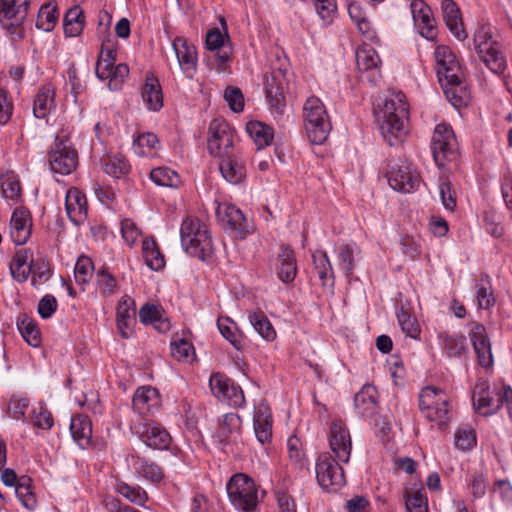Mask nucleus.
<instances>
[{
    "mask_svg": "<svg viewBox=\"0 0 512 512\" xmlns=\"http://www.w3.org/2000/svg\"><path fill=\"white\" fill-rule=\"evenodd\" d=\"M130 461L135 472L144 479L159 483L164 478L163 470L155 462L134 455L131 456Z\"/></svg>",
    "mask_w": 512,
    "mask_h": 512,
    "instance_id": "nucleus-35",
    "label": "nucleus"
},
{
    "mask_svg": "<svg viewBox=\"0 0 512 512\" xmlns=\"http://www.w3.org/2000/svg\"><path fill=\"white\" fill-rule=\"evenodd\" d=\"M217 327L221 335L229 341L237 350L242 349V342L236 323L228 317H220L217 320Z\"/></svg>",
    "mask_w": 512,
    "mask_h": 512,
    "instance_id": "nucleus-51",
    "label": "nucleus"
},
{
    "mask_svg": "<svg viewBox=\"0 0 512 512\" xmlns=\"http://www.w3.org/2000/svg\"><path fill=\"white\" fill-rule=\"evenodd\" d=\"M315 9L324 24H330L337 11L336 0H313Z\"/></svg>",
    "mask_w": 512,
    "mask_h": 512,
    "instance_id": "nucleus-64",
    "label": "nucleus"
},
{
    "mask_svg": "<svg viewBox=\"0 0 512 512\" xmlns=\"http://www.w3.org/2000/svg\"><path fill=\"white\" fill-rule=\"evenodd\" d=\"M142 254L146 265L154 271L165 266L164 256L160 252L157 243L152 238H146L142 242Z\"/></svg>",
    "mask_w": 512,
    "mask_h": 512,
    "instance_id": "nucleus-44",
    "label": "nucleus"
},
{
    "mask_svg": "<svg viewBox=\"0 0 512 512\" xmlns=\"http://www.w3.org/2000/svg\"><path fill=\"white\" fill-rule=\"evenodd\" d=\"M116 321L122 338H129L135 323V302L130 296L125 295L119 301L116 308Z\"/></svg>",
    "mask_w": 512,
    "mask_h": 512,
    "instance_id": "nucleus-28",
    "label": "nucleus"
},
{
    "mask_svg": "<svg viewBox=\"0 0 512 512\" xmlns=\"http://www.w3.org/2000/svg\"><path fill=\"white\" fill-rule=\"evenodd\" d=\"M141 95L147 109L156 112L163 107V94L159 80L151 72L145 75Z\"/></svg>",
    "mask_w": 512,
    "mask_h": 512,
    "instance_id": "nucleus-29",
    "label": "nucleus"
},
{
    "mask_svg": "<svg viewBox=\"0 0 512 512\" xmlns=\"http://www.w3.org/2000/svg\"><path fill=\"white\" fill-rule=\"evenodd\" d=\"M431 151L436 165L443 168L447 162L457 156V141L452 128L445 124H438L433 133Z\"/></svg>",
    "mask_w": 512,
    "mask_h": 512,
    "instance_id": "nucleus-9",
    "label": "nucleus"
},
{
    "mask_svg": "<svg viewBox=\"0 0 512 512\" xmlns=\"http://www.w3.org/2000/svg\"><path fill=\"white\" fill-rule=\"evenodd\" d=\"M171 355L179 362L191 363L195 358V350L189 341L183 338L174 339L170 344Z\"/></svg>",
    "mask_w": 512,
    "mask_h": 512,
    "instance_id": "nucleus-50",
    "label": "nucleus"
},
{
    "mask_svg": "<svg viewBox=\"0 0 512 512\" xmlns=\"http://www.w3.org/2000/svg\"><path fill=\"white\" fill-rule=\"evenodd\" d=\"M18 329L25 341L32 347H38L41 343L40 332L36 324L29 318H24L18 323Z\"/></svg>",
    "mask_w": 512,
    "mask_h": 512,
    "instance_id": "nucleus-56",
    "label": "nucleus"
},
{
    "mask_svg": "<svg viewBox=\"0 0 512 512\" xmlns=\"http://www.w3.org/2000/svg\"><path fill=\"white\" fill-rule=\"evenodd\" d=\"M131 429L146 446L152 449L167 450L171 444L169 432L155 422L141 420L135 423Z\"/></svg>",
    "mask_w": 512,
    "mask_h": 512,
    "instance_id": "nucleus-12",
    "label": "nucleus"
},
{
    "mask_svg": "<svg viewBox=\"0 0 512 512\" xmlns=\"http://www.w3.org/2000/svg\"><path fill=\"white\" fill-rule=\"evenodd\" d=\"M103 168L109 176L120 178L129 173L130 164L123 156L115 155L108 157L104 161Z\"/></svg>",
    "mask_w": 512,
    "mask_h": 512,
    "instance_id": "nucleus-52",
    "label": "nucleus"
},
{
    "mask_svg": "<svg viewBox=\"0 0 512 512\" xmlns=\"http://www.w3.org/2000/svg\"><path fill=\"white\" fill-rule=\"evenodd\" d=\"M306 135L312 144H323L331 131V122L324 103L316 96L307 98L303 105Z\"/></svg>",
    "mask_w": 512,
    "mask_h": 512,
    "instance_id": "nucleus-3",
    "label": "nucleus"
},
{
    "mask_svg": "<svg viewBox=\"0 0 512 512\" xmlns=\"http://www.w3.org/2000/svg\"><path fill=\"white\" fill-rule=\"evenodd\" d=\"M438 341L441 350L449 358H461L468 351L466 337L463 334L440 332Z\"/></svg>",
    "mask_w": 512,
    "mask_h": 512,
    "instance_id": "nucleus-31",
    "label": "nucleus"
},
{
    "mask_svg": "<svg viewBox=\"0 0 512 512\" xmlns=\"http://www.w3.org/2000/svg\"><path fill=\"white\" fill-rule=\"evenodd\" d=\"M49 165L54 173L68 175L78 165V153L67 142L56 139L49 153Z\"/></svg>",
    "mask_w": 512,
    "mask_h": 512,
    "instance_id": "nucleus-13",
    "label": "nucleus"
},
{
    "mask_svg": "<svg viewBox=\"0 0 512 512\" xmlns=\"http://www.w3.org/2000/svg\"><path fill=\"white\" fill-rule=\"evenodd\" d=\"M32 231L31 215L25 209H16L10 220V237L16 245L25 244Z\"/></svg>",
    "mask_w": 512,
    "mask_h": 512,
    "instance_id": "nucleus-25",
    "label": "nucleus"
},
{
    "mask_svg": "<svg viewBox=\"0 0 512 512\" xmlns=\"http://www.w3.org/2000/svg\"><path fill=\"white\" fill-rule=\"evenodd\" d=\"M231 504L240 512H254L258 493L252 478L243 473L233 475L226 486Z\"/></svg>",
    "mask_w": 512,
    "mask_h": 512,
    "instance_id": "nucleus-6",
    "label": "nucleus"
},
{
    "mask_svg": "<svg viewBox=\"0 0 512 512\" xmlns=\"http://www.w3.org/2000/svg\"><path fill=\"white\" fill-rule=\"evenodd\" d=\"M32 479L28 476L19 478L15 488V493L21 504L28 510L32 511L37 505L36 496L31 489Z\"/></svg>",
    "mask_w": 512,
    "mask_h": 512,
    "instance_id": "nucleus-48",
    "label": "nucleus"
},
{
    "mask_svg": "<svg viewBox=\"0 0 512 512\" xmlns=\"http://www.w3.org/2000/svg\"><path fill=\"white\" fill-rule=\"evenodd\" d=\"M248 319L255 331L263 339L266 341H273L276 338V331L263 311L258 309L249 313Z\"/></svg>",
    "mask_w": 512,
    "mask_h": 512,
    "instance_id": "nucleus-43",
    "label": "nucleus"
},
{
    "mask_svg": "<svg viewBox=\"0 0 512 512\" xmlns=\"http://www.w3.org/2000/svg\"><path fill=\"white\" fill-rule=\"evenodd\" d=\"M29 252L27 249H19L15 252L10 264L9 270L12 278L19 282H26L29 275V266L25 268L28 263Z\"/></svg>",
    "mask_w": 512,
    "mask_h": 512,
    "instance_id": "nucleus-42",
    "label": "nucleus"
},
{
    "mask_svg": "<svg viewBox=\"0 0 512 512\" xmlns=\"http://www.w3.org/2000/svg\"><path fill=\"white\" fill-rule=\"evenodd\" d=\"M496 396H498V393ZM472 400L476 411L484 416L492 415L501 408V402H498V397H491L489 391L483 385L475 387Z\"/></svg>",
    "mask_w": 512,
    "mask_h": 512,
    "instance_id": "nucleus-33",
    "label": "nucleus"
},
{
    "mask_svg": "<svg viewBox=\"0 0 512 512\" xmlns=\"http://www.w3.org/2000/svg\"><path fill=\"white\" fill-rule=\"evenodd\" d=\"M246 131L256 144L257 149H262L270 145L274 137L273 129L259 121L248 122L246 125Z\"/></svg>",
    "mask_w": 512,
    "mask_h": 512,
    "instance_id": "nucleus-40",
    "label": "nucleus"
},
{
    "mask_svg": "<svg viewBox=\"0 0 512 512\" xmlns=\"http://www.w3.org/2000/svg\"><path fill=\"white\" fill-rule=\"evenodd\" d=\"M380 58L374 48L364 45L356 51V65L361 77L375 84L380 76Z\"/></svg>",
    "mask_w": 512,
    "mask_h": 512,
    "instance_id": "nucleus-22",
    "label": "nucleus"
},
{
    "mask_svg": "<svg viewBox=\"0 0 512 512\" xmlns=\"http://www.w3.org/2000/svg\"><path fill=\"white\" fill-rule=\"evenodd\" d=\"M408 113L409 106L405 94L401 91L389 92L383 106L376 112L380 133L389 145L396 144L405 135Z\"/></svg>",
    "mask_w": 512,
    "mask_h": 512,
    "instance_id": "nucleus-1",
    "label": "nucleus"
},
{
    "mask_svg": "<svg viewBox=\"0 0 512 512\" xmlns=\"http://www.w3.org/2000/svg\"><path fill=\"white\" fill-rule=\"evenodd\" d=\"M279 267L277 274L283 283H291L297 275V266L294 253L288 246L282 245L278 255Z\"/></svg>",
    "mask_w": 512,
    "mask_h": 512,
    "instance_id": "nucleus-34",
    "label": "nucleus"
},
{
    "mask_svg": "<svg viewBox=\"0 0 512 512\" xmlns=\"http://www.w3.org/2000/svg\"><path fill=\"white\" fill-rule=\"evenodd\" d=\"M439 192L443 206L449 211H453L456 207V195L452 189L450 181L441 177L439 181Z\"/></svg>",
    "mask_w": 512,
    "mask_h": 512,
    "instance_id": "nucleus-63",
    "label": "nucleus"
},
{
    "mask_svg": "<svg viewBox=\"0 0 512 512\" xmlns=\"http://www.w3.org/2000/svg\"><path fill=\"white\" fill-rule=\"evenodd\" d=\"M182 248L190 256L205 261L212 255L213 245L207 225L199 218L188 216L180 227Z\"/></svg>",
    "mask_w": 512,
    "mask_h": 512,
    "instance_id": "nucleus-2",
    "label": "nucleus"
},
{
    "mask_svg": "<svg viewBox=\"0 0 512 512\" xmlns=\"http://www.w3.org/2000/svg\"><path fill=\"white\" fill-rule=\"evenodd\" d=\"M441 11L443 20L451 34L460 41L466 40L468 34L464 29L458 5L453 0H443Z\"/></svg>",
    "mask_w": 512,
    "mask_h": 512,
    "instance_id": "nucleus-26",
    "label": "nucleus"
},
{
    "mask_svg": "<svg viewBox=\"0 0 512 512\" xmlns=\"http://www.w3.org/2000/svg\"><path fill=\"white\" fill-rule=\"evenodd\" d=\"M70 431L79 445L88 444L92 435L91 422L85 416H76L71 420Z\"/></svg>",
    "mask_w": 512,
    "mask_h": 512,
    "instance_id": "nucleus-47",
    "label": "nucleus"
},
{
    "mask_svg": "<svg viewBox=\"0 0 512 512\" xmlns=\"http://www.w3.org/2000/svg\"><path fill=\"white\" fill-rule=\"evenodd\" d=\"M219 159V171L226 182L238 185L245 180L247 171L242 153L235 151Z\"/></svg>",
    "mask_w": 512,
    "mask_h": 512,
    "instance_id": "nucleus-19",
    "label": "nucleus"
},
{
    "mask_svg": "<svg viewBox=\"0 0 512 512\" xmlns=\"http://www.w3.org/2000/svg\"><path fill=\"white\" fill-rule=\"evenodd\" d=\"M32 422L34 426L40 429L49 430L53 426V417L50 411L46 408L44 403H39L38 407L32 410Z\"/></svg>",
    "mask_w": 512,
    "mask_h": 512,
    "instance_id": "nucleus-60",
    "label": "nucleus"
},
{
    "mask_svg": "<svg viewBox=\"0 0 512 512\" xmlns=\"http://www.w3.org/2000/svg\"><path fill=\"white\" fill-rule=\"evenodd\" d=\"M419 409L431 422L444 429L450 420L451 405L449 396L442 389L427 386L419 394Z\"/></svg>",
    "mask_w": 512,
    "mask_h": 512,
    "instance_id": "nucleus-5",
    "label": "nucleus"
},
{
    "mask_svg": "<svg viewBox=\"0 0 512 512\" xmlns=\"http://www.w3.org/2000/svg\"><path fill=\"white\" fill-rule=\"evenodd\" d=\"M234 129L223 119H214L209 124L207 148L210 155L221 157L235 152Z\"/></svg>",
    "mask_w": 512,
    "mask_h": 512,
    "instance_id": "nucleus-10",
    "label": "nucleus"
},
{
    "mask_svg": "<svg viewBox=\"0 0 512 512\" xmlns=\"http://www.w3.org/2000/svg\"><path fill=\"white\" fill-rule=\"evenodd\" d=\"M220 21L223 32L217 27L211 28L206 34L205 46L214 53L210 58L212 68L217 72H224L230 66L233 49L226 22L223 18Z\"/></svg>",
    "mask_w": 512,
    "mask_h": 512,
    "instance_id": "nucleus-7",
    "label": "nucleus"
},
{
    "mask_svg": "<svg viewBox=\"0 0 512 512\" xmlns=\"http://www.w3.org/2000/svg\"><path fill=\"white\" fill-rule=\"evenodd\" d=\"M158 144V137L154 133H143L134 140L133 150L138 156H146L151 150L156 149Z\"/></svg>",
    "mask_w": 512,
    "mask_h": 512,
    "instance_id": "nucleus-55",
    "label": "nucleus"
},
{
    "mask_svg": "<svg viewBox=\"0 0 512 512\" xmlns=\"http://www.w3.org/2000/svg\"><path fill=\"white\" fill-rule=\"evenodd\" d=\"M172 47L178 60L180 69L188 78H192L197 67V50L195 45L184 37H176Z\"/></svg>",
    "mask_w": 512,
    "mask_h": 512,
    "instance_id": "nucleus-23",
    "label": "nucleus"
},
{
    "mask_svg": "<svg viewBox=\"0 0 512 512\" xmlns=\"http://www.w3.org/2000/svg\"><path fill=\"white\" fill-rule=\"evenodd\" d=\"M30 0H0V24L13 41L23 39L22 26Z\"/></svg>",
    "mask_w": 512,
    "mask_h": 512,
    "instance_id": "nucleus-8",
    "label": "nucleus"
},
{
    "mask_svg": "<svg viewBox=\"0 0 512 512\" xmlns=\"http://www.w3.org/2000/svg\"><path fill=\"white\" fill-rule=\"evenodd\" d=\"M217 216L225 225L230 233L239 239H244L251 231V225L248 223L242 211L234 205L223 204L217 208Z\"/></svg>",
    "mask_w": 512,
    "mask_h": 512,
    "instance_id": "nucleus-16",
    "label": "nucleus"
},
{
    "mask_svg": "<svg viewBox=\"0 0 512 512\" xmlns=\"http://www.w3.org/2000/svg\"><path fill=\"white\" fill-rule=\"evenodd\" d=\"M97 288L104 297L114 294L117 290V281L114 276L106 270H101L96 275Z\"/></svg>",
    "mask_w": 512,
    "mask_h": 512,
    "instance_id": "nucleus-61",
    "label": "nucleus"
},
{
    "mask_svg": "<svg viewBox=\"0 0 512 512\" xmlns=\"http://www.w3.org/2000/svg\"><path fill=\"white\" fill-rule=\"evenodd\" d=\"M378 391L375 386L366 384L354 397V405L363 416H369L377 408Z\"/></svg>",
    "mask_w": 512,
    "mask_h": 512,
    "instance_id": "nucleus-37",
    "label": "nucleus"
},
{
    "mask_svg": "<svg viewBox=\"0 0 512 512\" xmlns=\"http://www.w3.org/2000/svg\"><path fill=\"white\" fill-rule=\"evenodd\" d=\"M360 254V248L355 243H344L337 248L338 266L345 276L352 275L356 268V257Z\"/></svg>",
    "mask_w": 512,
    "mask_h": 512,
    "instance_id": "nucleus-38",
    "label": "nucleus"
},
{
    "mask_svg": "<svg viewBox=\"0 0 512 512\" xmlns=\"http://www.w3.org/2000/svg\"><path fill=\"white\" fill-rule=\"evenodd\" d=\"M253 426L257 440L261 444L270 442L272 436V416L268 403L261 399L254 405Z\"/></svg>",
    "mask_w": 512,
    "mask_h": 512,
    "instance_id": "nucleus-24",
    "label": "nucleus"
},
{
    "mask_svg": "<svg viewBox=\"0 0 512 512\" xmlns=\"http://www.w3.org/2000/svg\"><path fill=\"white\" fill-rule=\"evenodd\" d=\"M476 298L479 308L489 309L495 303L491 285L488 280L482 278L479 283L476 284Z\"/></svg>",
    "mask_w": 512,
    "mask_h": 512,
    "instance_id": "nucleus-58",
    "label": "nucleus"
},
{
    "mask_svg": "<svg viewBox=\"0 0 512 512\" xmlns=\"http://www.w3.org/2000/svg\"><path fill=\"white\" fill-rule=\"evenodd\" d=\"M410 8L414 25L420 35L434 41L437 38V28L431 8L423 0H413Z\"/></svg>",
    "mask_w": 512,
    "mask_h": 512,
    "instance_id": "nucleus-18",
    "label": "nucleus"
},
{
    "mask_svg": "<svg viewBox=\"0 0 512 512\" xmlns=\"http://www.w3.org/2000/svg\"><path fill=\"white\" fill-rule=\"evenodd\" d=\"M287 68L272 64L271 71L264 74V85L266 98L270 105L277 111L285 107L284 83L286 80Z\"/></svg>",
    "mask_w": 512,
    "mask_h": 512,
    "instance_id": "nucleus-14",
    "label": "nucleus"
},
{
    "mask_svg": "<svg viewBox=\"0 0 512 512\" xmlns=\"http://www.w3.org/2000/svg\"><path fill=\"white\" fill-rule=\"evenodd\" d=\"M64 33L68 37H76L81 34L84 28L83 10L75 5L70 8L63 19Z\"/></svg>",
    "mask_w": 512,
    "mask_h": 512,
    "instance_id": "nucleus-41",
    "label": "nucleus"
},
{
    "mask_svg": "<svg viewBox=\"0 0 512 512\" xmlns=\"http://www.w3.org/2000/svg\"><path fill=\"white\" fill-rule=\"evenodd\" d=\"M58 17L59 13L56 5L52 3L43 5L38 12L36 27L45 32H50L54 29Z\"/></svg>",
    "mask_w": 512,
    "mask_h": 512,
    "instance_id": "nucleus-49",
    "label": "nucleus"
},
{
    "mask_svg": "<svg viewBox=\"0 0 512 512\" xmlns=\"http://www.w3.org/2000/svg\"><path fill=\"white\" fill-rule=\"evenodd\" d=\"M132 405L139 414L153 412L160 405L158 390L151 386L138 388L133 395Z\"/></svg>",
    "mask_w": 512,
    "mask_h": 512,
    "instance_id": "nucleus-30",
    "label": "nucleus"
},
{
    "mask_svg": "<svg viewBox=\"0 0 512 512\" xmlns=\"http://www.w3.org/2000/svg\"><path fill=\"white\" fill-rule=\"evenodd\" d=\"M116 491L136 505H144L148 499V495L143 488L140 486H131L125 482H118L116 484Z\"/></svg>",
    "mask_w": 512,
    "mask_h": 512,
    "instance_id": "nucleus-53",
    "label": "nucleus"
},
{
    "mask_svg": "<svg viewBox=\"0 0 512 512\" xmlns=\"http://www.w3.org/2000/svg\"><path fill=\"white\" fill-rule=\"evenodd\" d=\"M434 56L439 82L443 83L445 80L457 81L461 76L460 66L450 48L439 45L435 49Z\"/></svg>",
    "mask_w": 512,
    "mask_h": 512,
    "instance_id": "nucleus-20",
    "label": "nucleus"
},
{
    "mask_svg": "<svg viewBox=\"0 0 512 512\" xmlns=\"http://www.w3.org/2000/svg\"><path fill=\"white\" fill-rule=\"evenodd\" d=\"M312 262L322 285H326L330 280L333 283L334 273L327 253L323 250L315 251L312 254Z\"/></svg>",
    "mask_w": 512,
    "mask_h": 512,
    "instance_id": "nucleus-45",
    "label": "nucleus"
},
{
    "mask_svg": "<svg viewBox=\"0 0 512 512\" xmlns=\"http://www.w3.org/2000/svg\"><path fill=\"white\" fill-rule=\"evenodd\" d=\"M474 50L479 60L494 74L501 75L507 68L500 45L493 39L489 26L480 27L473 36Z\"/></svg>",
    "mask_w": 512,
    "mask_h": 512,
    "instance_id": "nucleus-4",
    "label": "nucleus"
},
{
    "mask_svg": "<svg viewBox=\"0 0 512 512\" xmlns=\"http://www.w3.org/2000/svg\"><path fill=\"white\" fill-rule=\"evenodd\" d=\"M55 90L52 85L39 88L33 103V114L38 119H44L54 108Z\"/></svg>",
    "mask_w": 512,
    "mask_h": 512,
    "instance_id": "nucleus-36",
    "label": "nucleus"
},
{
    "mask_svg": "<svg viewBox=\"0 0 512 512\" xmlns=\"http://www.w3.org/2000/svg\"><path fill=\"white\" fill-rule=\"evenodd\" d=\"M440 84L444 90L446 98L454 107H461L462 105L467 104L469 93L462 82V76H459L458 80L455 82L445 80Z\"/></svg>",
    "mask_w": 512,
    "mask_h": 512,
    "instance_id": "nucleus-39",
    "label": "nucleus"
},
{
    "mask_svg": "<svg viewBox=\"0 0 512 512\" xmlns=\"http://www.w3.org/2000/svg\"><path fill=\"white\" fill-rule=\"evenodd\" d=\"M65 208L67 216L73 224L83 223L88 210L86 196L79 189L70 188L66 193Z\"/></svg>",
    "mask_w": 512,
    "mask_h": 512,
    "instance_id": "nucleus-27",
    "label": "nucleus"
},
{
    "mask_svg": "<svg viewBox=\"0 0 512 512\" xmlns=\"http://www.w3.org/2000/svg\"><path fill=\"white\" fill-rule=\"evenodd\" d=\"M329 445L339 461L347 463L351 454V437L341 421H334L330 427Z\"/></svg>",
    "mask_w": 512,
    "mask_h": 512,
    "instance_id": "nucleus-21",
    "label": "nucleus"
},
{
    "mask_svg": "<svg viewBox=\"0 0 512 512\" xmlns=\"http://www.w3.org/2000/svg\"><path fill=\"white\" fill-rule=\"evenodd\" d=\"M129 75V67L125 63H120L116 65L112 71L110 72L108 80V87L112 91L119 90L126 78Z\"/></svg>",
    "mask_w": 512,
    "mask_h": 512,
    "instance_id": "nucleus-62",
    "label": "nucleus"
},
{
    "mask_svg": "<svg viewBox=\"0 0 512 512\" xmlns=\"http://www.w3.org/2000/svg\"><path fill=\"white\" fill-rule=\"evenodd\" d=\"M316 478L323 489H338L345 485L342 467L328 453L319 455L316 461Z\"/></svg>",
    "mask_w": 512,
    "mask_h": 512,
    "instance_id": "nucleus-11",
    "label": "nucleus"
},
{
    "mask_svg": "<svg viewBox=\"0 0 512 512\" xmlns=\"http://www.w3.org/2000/svg\"><path fill=\"white\" fill-rule=\"evenodd\" d=\"M388 183L396 191L411 193L420 183L419 175L407 161L391 166L387 172Z\"/></svg>",
    "mask_w": 512,
    "mask_h": 512,
    "instance_id": "nucleus-15",
    "label": "nucleus"
},
{
    "mask_svg": "<svg viewBox=\"0 0 512 512\" xmlns=\"http://www.w3.org/2000/svg\"><path fill=\"white\" fill-rule=\"evenodd\" d=\"M397 318L399 326L406 336L413 339L419 338L421 329L414 316L404 308H401L397 313Z\"/></svg>",
    "mask_w": 512,
    "mask_h": 512,
    "instance_id": "nucleus-54",
    "label": "nucleus"
},
{
    "mask_svg": "<svg viewBox=\"0 0 512 512\" xmlns=\"http://www.w3.org/2000/svg\"><path fill=\"white\" fill-rule=\"evenodd\" d=\"M21 186L19 179L13 173L2 176V195L6 200L16 201L20 197Z\"/></svg>",
    "mask_w": 512,
    "mask_h": 512,
    "instance_id": "nucleus-57",
    "label": "nucleus"
},
{
    "mask_svg": "<svg viewBox=\"0 0 512 512\" xmlns=\"http://www.w3.org/2000/svg\"><path fill=\"white\" fill-rule=\"evenodd\" d=\"M150 178L156 185L162 187L177 188L181 183L178 173L166 166L152 169Z\"/></svg>",
    "mask_w": 512,
    "mask_h": 512,
    "instance_id": "nucleus-46",
    "label": "nucleus"
},
{
    "mask_svg": "<svg viewBox=\"0 0 512 512\" xmlns=\"http://www.w3.org/2000/svg\"><path fill=\"white\" fill-rule=\"evenodd\" d=\"M240 429L241 418L236 413H226L218 421L215 436L220 442L235 441Z\"/></svg>",
    "mask_w": 512,
    "mask_h": 512,
    "instance_id": "nucleus-32",
    "label": "nucleus"
},
{
    "mask_svg": "<svg viewBox=\"0 0 512 512\" xmlns=\"http://www.w3.org/2000/svg\"><path fill=\"white\" fill-rule=\"evenodd\" d=\"M469 327L470 341L477 356L479 365L483 368L491 367L493 364L491 342L485 326L478 322H471Z\"/></svg>",
    "mask_w": 512,
    "mask_h": 512,
    "instance_id": "nucleus-17",
    "label": "nucleus"
},
{
    "mask_svg": "<svg viewBox=\"0 0 512 512\" xmlns=\"http://www.w3.org/2000/svg\"><path fill=\"white\" fill-rule=\"evenodd\" d=\"M231 383L232 381L221 373H213L209 379L212 394L221 400L227 395V392H229Z\"/></svg>",
    "mask_w": 512,
    "mask_h": 512,
    "instance_id": "nucleus-59",
    "label": "nucleus"
}]
</instances>
